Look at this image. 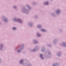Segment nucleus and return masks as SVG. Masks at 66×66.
<instances>
[{
	"label": "nucleus",
	"instance_id": "f257e3e1",
	"mask_svg": "<svg viewBox=\"0 0 66 66\" xmlns=\"http://www.w3.org/2000/svg\"><path fill=\"white\" fill-rule=\"evenodd\" d=\"M40 57H41V58H42V59H43V57H42V55L40 54Z\"/></svg>",
	"mask_w": 66,
	"mask_h": 66
},
{
	"label": "nucleus",
	"instance_id": "f03ea898",
	"mask_svg": "<svg viewBox=\"0 0 66 66\" xmlns=\"http://www.w3.org/2000/svg\"><path fill=\"white\" fill-rule=\"evenodd\" d=\"M23 62V60H22L20 61V63H22V62Z\"/></svg>",
	"mask_w": 66,
	"mask_h": 66
},
{
	"label": "nucleus",
	"instance_id": "7ed1b4c3",
	"mask_svg": "<svg viewBox=\"0 0 66 66\" xmlns=\"http://www.w3.org/2000/svg\"><path fill=\"white\" fill-rule=\"evenodd\" d=\"M41 31H45V30H44V29H41Z\"/></svg>",
	"mask_w": 66,
	"mask_h": 66
},
{
	"label": "nucleus",
	"instance_id": "20e7f679",
	"mask_svg": "<svg viewBox=\"0 0 66 66\" xmlns=\"http://www.w3.org/2000/svg\"><path fill=\"white\" fill-rule=\"evenodd\" d=\"M59 12H60V10H57V13H59Z\"/></svg>",
	"mask_w": 66,
	"mask_h": 66
},
{
	"label": "nucleus",
	"instance_id": "39448f33",
	"mask_svg": "<svg viewBox=\"0 0 66 66\" xmlns=\"http://www.w3.org/2000/svg\"><path fill=\"white\" fill-rule=\"evenodd\" d=\"M15 29H16V28H13V30H15Z\"/></svg>",
	"mask_w": 66,
	"mask_h": 66
},
{
	"label": "nucleus",
	"instance_id": "423d86ee",
	"mask_svg": "<svg viewBox=\"0 0 66 66\" xmlns=\"http://www.w3.org/2000/svg\"><path fill=\"white\" fill-rule=\"evenodd\" d=\"M38 36H40V35H39L38 34Z\"/></svg>",
	"mask_w": 66,
	"mask_h": 66
},
{
	"label": "nucleus",
	"instance_id": "0eeeda50",
	"mask_svg": "<svg viewBox=\"0 0 66 66\" xmlns=\"http://www.w3.org/2000/svg\"><path fill=\"white\" fill-rule=\"evenodd\" d=\"M45 4L46 5H47V4H48V3H45Z\"/></svg>",
	"mask_w": 66,
	"mask_h": 66
},
{
	"label": "nucleus",
	"instance_id": "6e6552de",
	"mask_svg": "<svg viewBox=\"0 0 66 66\" xmlns=\"http://www.w3.org/2000/svg\"><path fill=\"white\" fill-rule=\"evenodd\" d=\"M20 51H18V52H20Z\"/></svg>",
	"mask_w": 66,
	"mask_h": 66
},
{
	"label": "nucleus",
	"instance_id": "1a4fd4ad",
	"mask_svg": "<svg viewBox=\"0 0 66 66\" xmlns=\"http://www.w3.org/2000/svg\"><path fill=\"white\" fill-rule=\"evenodd\" d=\"M40 27L38 26V28H40Z\"/></svg>",
	"mask_w": 66,
	"mask_h": 66
}]
</instances>
